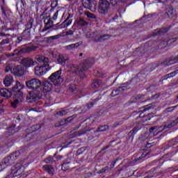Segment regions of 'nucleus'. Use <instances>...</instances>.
I'll return each instance as SVG.
<instances>
[{
  "label": "nucleus",
  "instance_id": "f257e3e1",
  "mask_svg": "<svg viewBox=\"0 0 178 178\" xmlns=\"http://www.w3.org/2000/svg\"><path fill=\"white\" fill-rule=\"evenodd\" d=\"M25 84L29 88V90H33L29 92L26 96V99L29 104H33L38 99H41L42 98V90L41 89V86H42V82L37 78L31 79L25 82Z\"/></svg>",
  "mask_w": 178,
  "mask_h": 178
},
{
  "label": "nucleus",
  "instance_id": "f03ea898",
  "mask_svg": "<svg viewBox=\"0 0 178 178\" xmlns=\"http://www.w3.org/2000/svg\"><path fill=\"white\" fill-rule=\"evenodd\" d=\"M24 85L19 81H17L15 85L12 88V91L14 92L13 101L10 102L12 108L16 109L18 105H20L24 101Z\"/></svg>",
  "mask_w": 178,
  "mask_h": 178
},
{
  "label": "nucleus",
  "instance_id": "7ed1b4c3",
  "mask_svg": "<svg viewBox=\"0 0 178 178\" xmlns=\"http://www.w3.org/2000/svg\"><path fill=\"white\" fill-rule=\"evenodd\" d=\"M152 146V143H147L144 147H141V149L135 154L136 158L129 162V165H136V162H140V161L144 159L145 156H148L149 152H151Z\"/></svg>",
  "mask_w": 178,
  "mask_h": 178
},
{
  "label": "nucleus",
  "instance_id": "20e7f679",
  "mask_svg": "<svg viewBox=\"0 0 178 178\" xmlns=\"http://www.w3.org/2000/svg\"><path fill=\"white\" fill-rule=\"evenodd\" d=\"M95 122L94 118L90 117L84 120L82 122L79 124L78 129H79L81 131L78 134H76V137H79L80 136H83V134H86L87 131H91V129L90 127L92 126Z\"/></svg>",
  "mask_w": 178,
  "mask_h": 178
},
{
  "label": "nucleus",
  "instance_id": "39448f33",
  "mask_svg": "<svg viewBox=\"0 0 178 178\" xmlns=\"http://www.w3.org/2000/svg\"><path fill=\"white\" fill-rule=\"evenodd\" d=\"M19 156H20V150L16 151L10 156L5 157L1 161V166H3L4 168L11 166V165L15 163L16 159H19Z\"/></svg>",
  "mask_w": 178,
  "mask_h": 178
},
{
  "label": "nucleus",
  "instance_id": "423d86ee",
  "mask_svg": "<svg viewBox=\"0 0 178 178\" xmlns=\"http://www.w3.org/2000/svg\"><path fill=\"white\" fill-rule=\"evenodd\" d=\"M139 118H144L145 122H148V120H151L152 118H154V115H152V106L151 104H148L147 106L140 108V110L138 111Z\"/></svg>",
  "mask_w": 178,
  "mask_h": 178
},
{
  "label": "nucleus",
  "instance_id": "0eeeda50",
  "mask_svg": "<svg viewBox=\"0 0 178 178\" xmlns=\"http://www.w3.org/2000/svg\"><path fill=\"white\" fill-rule=\"evenodd\" d=\"M60 74H62V70L60 69L58 71L51 74L49 77V80L53 83L55 87H59V86H61L62 83L65 81V79Z\"/></svg>",
  "mask_w": 178,
  "mask_h": 178
},
{
  "label": "nucleus",
  "instance_id": "6e6552de",
  "mask_svg": "<svg viewBox=\"0 0 178 178\" xmlns=\"http://www.w3.org/2000/svg\"><path fill=\"white\" fill-rule=\"evenodd\" d=\"M152 70H154V69H151L150 67H145L143 70L137 74L136 77L131 79V83H134V80H138L137 82L143 81V80L147 77V75L152 72Z\"/></svg>",
  "mask_w": 178,
  "mask_h": 178
},
{
  "label": "nucleus",
  "instance_id": "1a4fd4ad",
  "mask_svg": "<svg viewBox=\"0 0 178 178\" xmlns=\"http://www.w3.org/2000/svg\"><path fill=\"white\" fill-rule=\"evenodd\" d=\"M111 8V3L107 0H99L98 12L100 15H106Z\"/></svg>",
  "mask_w": 178,
  "mask_h": 178
},
{
  "label": "nucleus",
  "instance_id": "9d476101",
  "mask_svg": "<svg viewBox=\"0 0 178 178\" xmlns=\"http://www.w3.org/2000/svg\"><path fill=\"white\" fill-rule=\"evenodd\" d=\"M39 63H43V65L39 66V67H49V58L42 56L41 54L36 55L35 58V65Z\"/></svg>",
  "mask_w": 178,
  "mask_h": 178
},
{
  "label": "nucleus",
  "instance_id": "9b49d317",
  "mask_svg": "<svg viewBox=\"0 0 178 178\" xmlns=\"http://www.w3.org/2000/svg\"><path fill=\"white\" fill-rule=\"evenodd\" d=\"M82 5L86 9H89L91 12L97 10V1L95 0H82Z\"/></svg>",
  "mask_w": 178,
  "mask_h": 178
},
{
  "label": "nucleus",
  "instance_id": "f8f14e48",
  "mask_svg": "<svg viewBox=\"0 0 178 178\" xmlns=\"http://www.w3.org/2000/svg\"><path fill=\"white\" fill-rule=\"evenodd\" d=\"M12 74L17 76V77H22L26 74V70L23 67H8Z\"/></svg>",
  "mask_w": 178,
  "mask_h": 178
},
{
  "label": "nucleus",
  "instance_id": "ddd939ff",
  "mask_svg": "<svg viewBox=\"0 0 178 178\" xmlns=\"http://www.w3.org/2000/svg\"><path fill=\"white\" fill-rule=\"evenodd\" d=\"M15 95V92L12 90V88L10 90H8L7 88H1L0 89V96L3 98H5V99H8V98H10L12 95Z\"/></svg>",
  "mask_w": 178,
  "mask_h": 178
},
{
  "label": "nucleus",
  "instance_id": "4468645a",
  "mask_svg": "<svg viewBox=\"0 0 178 178\" xmlns=\"http://www.w3.org/2000/svg\"><path fill=\"white\" fill-rule=\"evenodd\" d=\"M52 88H54L52 83L48 81H44L41 86L42 95V92H50V91H52Z\"/></svg>",
  "mask_w": 178,
  "mask_h": 178
},
{
  "label": "nucleus",
  "instance_id": "2eb2a0df",
  "mask_svg": "<svg viewBox=\"0 0 178 178\" xmlns=\"http://www.w3.org/2000/svg\"><path fill=\"white\" fill-rule=\"evenodd\" d=\"M10 171L11 175H14V176H19V175L22 174V164L17 163L11 168Z\"/></svg>",
  "mask_w": 178,
  "mask_h": 178
},
{
  "label": "nucleus",
  "instance_id": "dca6fc26",
  "mask_svg": "<svg viewBox=\"0 0 178 178\" xmlns=\"http://www.w3.org/2000/svg\"><path fill=\"white\" fill-rule=\"evenodd\" d=\"M50 69L51 67H35V74L38 77H41V76H44Z\"/></svg>",
  "mask_w": 178,
  "mask_h": 178
},
{
  "label": "nucleus",
  "instance_id": "f3484780",
  "mask_svg": "<svg viewBox=\"0 0 178 178\" xmlns=\"http://www.w3.org/2000/svg\"><path fill=\"white\" fill-rule=\"evenodd\" d=\"M21 65L24 67H31L35 65L34 60L30 58H23L21 60Z\"/></svg>",
  "mask_w": 178,
  "mask_h": 178
},
{
  "label": "nucleus",
  "instance_id": "a211bd4d",
  "mask_svg": "<svg viewBox=\"0 0 178 178\" xmlns=\"http://www.w3.org/2000/svg\"><path fill=\"white\" fill-rule=\"evenodd\" d=\"M126 90H127V88H126L125 86L118 87L112 91L111 96L113 97H116V95H120V94H122L123 92H124Z\"/></svg>",
  "mask_w": 178,
  "mask_h": 178
},
{
  "label": "nucleus",
  "instance_id": "6ab92c4d",
  "mask_svg": "<svg viewBox=\"0 0 178 178\" xmlns=\"http://www.w3.org/2000/svg\"><path fill=\"white\" fill-rule=\"evenodd\" d=\"M72 165V159H67L63 161V164L61 165V169L63 171L69 170Z\"/></svg>",
  "mask_w": 178,
  "mask_h": 178
},
{
  "label": "nucleus",
  "instance_id": "aec40b11",
  "mask_svg": "<svg viewBox=\"0 0 178 178\" xmlns=\"http://www.w3.org/2000/svg\"><path fill=\"white\" fill-rule=\"evenodd\" d=\"M174 63H178V56L173 58H168L166 61L161 63V66H170V65H174Z\"/></svg>",
  "mask_w": 178,
  "mask_h": 178
},
{
  "label": "nucleus",
  "instance_id": "412c9836",
  "mask_svg": "<svg viewBox=\"0 0 178 178\" xmlns=\"http://www.w3.org/2000/svg\"><path fill=\"white\" fill-rule=\"evenodd\" d=\"M74 119V118H73V116H70L67 118H65L59 123L58 125H56V127H59V126H63L65 127V126H67L69 123H72Z\"/></svg>",
  "mask_w": 178,
  "mask_h": 178
},
{
  "label": "nucleus",
  "instance_id": "4be33fe9",
  "mask_svg": "<svg viewBox=\"0 0 178 178\" xmlns=\"http://www.w3.org/2000/svg\"><path fill=\"white\" fill-rule=\"evenodd\" d=\"M88 71V68L86 67V68H82L80 69L79 68H76V74H79V76L81 77V79H84L87 77V75H86V72Z\"/></svg>",
  "mask_w": 178,
  "mask_h": 178
},
{
  "label": "nucleus",
  "instance_id": "5701e85b",
  "mask_svg": "<svg viewBox=\"0 0 178 178\" xmlns=\"http://www.w3.org/2000/svg\"><path fill=\"white\" fill-rule=\"evenodd\" d=\"M176 74H178V70L172 72L171 73L167 74L165 76H162L160 79V83L165 81V80H168V79H172V77H175Z\"/></svg>",
  "mask_w": 178,
  "mask_h": 178
},
{
  "label": "nucleus",
  "instance_id": "b1692460",
  "mask_svg": "<svg viewBox=\"0 0 178 178\" xmlns=\"http://www.w3.org/2000/svg\"><path fill=\"white\" fill-rule=\"evenodd\" d=\"M38 48L37 46H28L26 47H24L21 49V52H24V54H30V52H34Z\"/></svg>",
  "mask_w": 178,
  "mask_h": 178
},
{
  "label": "nucleus",
  "instance_id": "393cba45",
  "mask_svg": "<svg viewBox=\"0 0 178 178\" xmlns=\"http://www.w3.org/2000/svg\"><path fill=\"white\" fill-rule=\"evenodd\" d=\"M22 35L24 38V41H30L31 40V31L24 29L22 33Z\"/></svg>",
  "mask_w": 178,
  "mask_h": 178
},
{
  "label": "nucleus",
  "instance_id": "a878e982",
  "mask_svg": "<svg viewBox=\"0 0 178 178\" xmlns=\"http://www.w3.org/2000/svg\"><path fill=\"white\" fill-rule=\"evenodd\" d=\"M5 87H10L12 83H13V76L10 75H7L3 81Z\"/></svg>",
  "mask_w": 178,
  "mask_h": 178
},
{
  "label": "nucleus",
  "instance_id": "bb28decb",
  "mask_svg": "<svg viewBox=\"0 0 178 178\" xmlns=\"http://www.w3.org/2000/svg\"><path fill=\"white\" fill-rule=\"evenodd\" d=\"M143 127H138V126H136L135 127H134L132 129L131 131H130L128 134V136L129 137V138H134V136H136V134H137V132L138 131H140V130L142 129Z\"/></svg>",
  "mask_w": 178,
  "mask_h": 178
},
{
  "label": "nucleus",
  "instance_id": "cd10ccee",
  "mask_svg": "<svg viewBox=\"0 0 178 178\" xmlns=\"http://www.w3.org/2000/svg\"><path fill=\"white\" fill-rule=\"evenodd\" d=\"M83 63V66L85 67H90L94 65V63H95V60L94 59V58H89L84 60Z\"/></svg>",
  "mask_w": 178,
  "mask_h": 178
},
{
  "label": "nucleus",
  "instance_id": "c85d7f7f",
  "mask_svg": "<svg viewBox=\"0 0 178 178\" xmlns=\"http://www.w3.org/2000/svg\"><path fill=\"white\" fill-rule=\"evenodd\" d=\"M72 24V20L69 19V17L61 24H57V29H65V27H68Z\"/></svg>",
  "mask_w": 178,
  "mask_h": 178
},
{
  "label": "nucleus",
  "instance_id": "c756f323",
  "mask_svg": "<svg viewBox=\"0 0 178 178\" xmlns=\"http://www.w3.org/2000/svg\"><path fill=\"white\" fill-rule=\"evenodd\" d=\"M111 39V35L105 34L103 35H100L97 39H95L96 42H102V41H106Z\"/></svg>",
  "mask_w": 178,
  "mask_h": 178
},
{
  "label": "nucleus",
  "instance_id": "7c9ffc66",
  "mask_svg": "<svg viewBox=\"0 0 178 178\" xmlns=\"http://www.w3.org/2000/svg\"><path fill=\"white\" fill-rule=\"evenodd\" d=\"M76 24H77V26L84 27L88 24V22L86 21L83 18L79 17L76 19Z\"/></svg>",
  "mask_w": 178,
  "mask_h": 178
},
{
  "label": "nucleus",
  "instance_id": "2f4dec72",
  "mask_svg": "<svg viewBox=\"0 0 178 178\" xmlns=\"http://www.w3.org/2000/svg\"><path fill=\"white\" fill-rule=\"evenodd\" d=\"M81 44H83V42H79L74 44L67 45L65 47V49H67L68 51H72L73 49H76V48H79V47H80Z\"/></svg>",
  "mask_w": 178,
  "mask_h": 178
},
{
  "label": "nucleus",
  "instance_id": "473e14b6",
  "mask_svg": "<svg viewBox=\"0 0 178 178\" xmlns=\"http://www.w3.org/2000/svg\"><path fill=\"white\" fill-rule=\"evenodd\" d=\"M173 15H175L173 7L170 6L165 10V17H170V16H173Z\"/></svg>",
  "mask_w": 178,
  "mask_h": 178
},
{
  "label": "nucleus",
  "instance_id": "72a5a7b5",
  "mask_svg": "<svg viewBox=\"0 0 178 178\" xmlns=\"http://www.w3.org/2000/svg\"><path fill=\"white\" fill-rule=\"evenodd\" d=\"M54 169V167L50 165H45L43 166V170L47 172V173H49L50 176H54V171H52Z\"/></svg>",
  "mask_w": 178,
  "mask_h": 178
},
{
  "label": "nucleus",
  "instance_id": "f704fd0d",
  "mask_svg": "<svg viewBox=\"0 0 178 178\" xmlns=\"http://www.w3.org/2000/svg\"><path fill=\"white\" fill-rule=\"evenodd\" d=\"M68 92H72V94H76L77 92V86L74 83H70L67 88Z\"/></svg>",
  "mask_w": 178,
  "mask_h": 178
},
{
  "label": "nucleus",
  "instance_id": "c9c22d12",
  "mask_svg": "<svg viewBox=\"0 0 178 178\" xmlns=\"http://www.w3.org/2000/svg\"><path fill=\"white\" fill-rule=\"evenodd\" d=\"M7 133H8V136H13V134H16V133H17V129H16V125H13L11 127H8Z\"/></svg>",
  "mask_w": 178,
  "mask_h": 178
},
{
  "label": "nucleus",
  "instance_id": "e433bc0d",
  "mask_svg": "<svg viewBox=\"0 0 178 178\" xmlns=\"http://www.w3.org/2000/svg\"><path fill=\"white\" fill-rule=\"evenodd\" d=\"M174 126H176V124H175L174 122L167 124L165 125H162L160 127L159 132L162 131L163 130H165V129H172V127H174Z\"/></svg>",
  "mask_w": 178,
  "mask_h": 178
},
{
  "label": "nucleus",
  "instance_id": "4c0bfd02",
  "mask_svg": "<svg viewBox=\"0 0 178 178\" xmlns=\"http://www.w3.org/2000/svg\"><path fill=\"white\" fill-rule=\"evenodd\" d=\"M108 130H109V126L108 125H99L97 129L98 133H104V131H108Z\"/></svg>",
  "mask_w": 178,
  "mask_h": 178
},
{
  "label": "nucleus",
  "instance_id": "58836bf2",
  "mask_svg": "<svg viewBox=\"0 0 178 178\" xmlns=\"http://www.w3.org/2000/svg\"><path fill=\"white\" fill-rule=\"evenodd\" d=\"M33 23H34V19L33 18H29V22L25 25V30L31 31V29H33Z\"/></svg>",
  "mask_w": 178,
  "mask_h": 178
},
{
  "label": "nucleus",
  "instance_id": "ea45409f",
  "mask_svg": "<svg viewBox=\"0 0 178 178\" xmlns=\"http://www.w3.org/2000/svg\"><path fill=\"white\" fill-rule=\"evenodd\" d=\"M113 143H116V140H112L111 141L108 145L104 146L102 149V151H106V149H108V148H111V147H116V145H118V143H115L113 145Z\"/></svg>",
  "mask_w": 178,
  "mask_h": 178
},
{
  "label": "nucleus",
  "instance_id": "a19ab883",
  "mask_svg": "<svg viewBox=\"0 0 178 178\" xmlns=\"http://www.w3.org/2000/svg\"><path fill=\"white\" fill-rule=\"evenodd\" d=\"M154 163L159 162V164L156 168H154V170H156V169H161V166L165 163V160H163L162 158H160L158 160H154Z\"/></svg>",
  "mask_w": 178,
  "mask_h": 178
},
{
  "label": "nucleus",
  "instance_id": "79ce46f5",
  "mask_svg": "<svg viewBox=\"0 0 178 178\" xmlns=\"http://www.w3.org/2000/svg\"><path fill=\"white\" fill-rule=\"evenodd\" d=\"M65 115H67V111L66 110L58 111L54 114L56 118H60V116H63Z\"/></svg>",
  "mask_w": 178,
  "mask_h": 178
},
{
  "label": "nucleus",
  "instance_id": "37998d69",
  "mask_svg": "<svg viewBox=\"0 0 178 178\" xmlns=\"http://www.w3.org/2000/svg\"><path fill=\"white\" fill-rule=\"evenodd\" d=\"M56 153L54 154V156H49L46 159H44L45 163H54L55 162V160H54V158H56Z\"/></svg>",
  "mask_w": 178,
  "mask_h": 178
},
{
  "label": "nucleus",
  "instance_id": "c03bdc74",
  "mask_svg": "<svg viewBox=\"0 0 178 178\" xmlns=\"http://www.w3.org/2000/svg\"><path fill=\"white\" fill-rule=\"evenodd\" d=\"M119 2L121 3H126L127 0H110V3L112 5V6H116Z\"/></svg>",
  "mask_w": 178,
  "mask_h": 178
},
{
  "label": "nucleus",
  "instance_id": "a18cd8bd",
  "mask_svg": "<svg viewBox=\"0 0 178 178\" xmlns=\"http://www.w3.org/2000/svg\"><path fill=\"white\" fill-rule=\"evenodd\" d=\"M1 12L5 17H9V16L10 15V13H12V12H10V10H9L3 7H1Z\"/></svg>",
  "mask_w": 178,
  "mask_h": 178
},
{
  "label": "nucleus",
  "instance_id": "49530a36",
  "mask_svg": "<svg viewBox=\"0 0 178 178\" xmlns=\"http://www.w3.org/2000/svg\"><path fill=\"white\" fill-rule=\"evenodd\" d=\"M87 151V147H82L77 149L76 151V156H80V155H83L84 152Z\"/></svg>",
  "mask_w": 178,
  "mask_h": 178
},
{
  "label": "nucleus",
  "instance_id": "de8ad7c7",
  "mask_svg": "<svg viewBox=\"0 0 178 178\" xmlns=\"http://www.w3.org/2000/svg\"><path fill=\"white\" fill-rule=\"evenodd\" d=\"M57 62H58V63H59L60 65H63V63H66V59H65V57L63 56V55L60 54V55L58 56Z\"/></svg>",
  "mask_w": 178,
  "mask_h": 178
},
{
  "label": "nucleus",
  "instance_id": "09e8293b",
  "mask_svg": "<svg viewBox=\"0 0 178 178\" xmlns=\"http://www.w3.org/2000/svg\"><path fill=\"white\" fill-rule=\"evenodd\" d=\"M99 84H101V81L96 80L92 83L91 87L92 88H98V87H99Z\"/></svg>",
  "mask_w": 178,
  "mask_h": 178
},
{
  "label": "nucleus",
  "instance_id": "8fccbe9b",
  "mask_svg": "<svg viewBox=\"0 0 178 178\" xmlns=\"http://www.w3.org/2000/svg\"><path fill=\"white\" fill-rule=\"evenodd\" d=\"M73 143H74V140H67L63 143V147L65 148H69V147H70V145H72V144H73Z\"/></svg>",
  "mask_w": 178,
  "mask_h": 178
},
{
  "label": "nucleus",
  "instance_id": "3c124183",
  "mask_svg": "<svg viewBox=\"0 0 178 178\" xmlns=\"http://www.w3.org/2000/svg\"><path fill=\"white\" fill-rule=\"evenodd\" d=\"M177 106H178V105L166 108L165 109V113H169V112H173V111H175L176 109V108H177Z\"/></svg>",
  "mask_w": 178,
  "mask_h": 178
},
{
  "label": "nucleus",
  "instance_id": "603ef678",
  "mask_svg": "<svg viewBox=\"0 0 178 178\" xmlns=\"http://www.w3.org/2000/svg\"><path fill=\"white\" fill-rule=\"evenodd\" d=\"M86 16L88 17V19H97V15H94L93 13L89 12H85Z\"/></svg>",
  "mask_w": 178,
  "mask_h": 178
},
{
  "label": "nucleus",
  "instance_id": "864d4df0",
  "mask_svg": "<svg viewBox=\"0 0 178 178\" xmlns=\"http://www.w3.org/2000/svg\"><path fill=\"white\" fill-rule=\"evenodd\" d=\"M106 170H109V165H106L105 167H104L103 168H102L101 170L97 171L98 175H101L102 173H105V172H106Z\"/></svg>",
  "mask_w": 178,
  "mask_h": 178
},
{
  "label": "nucleus",
  "instance_id": "5fc2aeb1",
  "mask_svg": "<svg viewBox=\"0 0 178 178\" xmlns=\"http://www.w3.org/2000/svg\"><path fill=\"white\" fill-rule=\"evenodd\" d=\"M168 28H161V29H159L157 33L158 34H159L160 35H162V34H165V33H168Z\"/></svg>",
  "mask_w": 178,
  "mask_h": 178
},
{
  "label": "nucleus",
  "instance_id": "6e6d98bb",
  "mask_svg": "<svg viewBox=\"0 0 178 178\" xmlns=\"http://www.w3.org/2000/svg\"><path fill=\"white\" fill-rule=\"evenodd\" d=\"M123 123H124V120H120L118 122L113 124L112 127H113V129H116V127H118V126H122Z\"/></svg>",
  "mask_w": 178,
  "mask_h": 178
},
{
  "label": "nucleus",
  "instance_id": "4d7b16f0",
  "mask_svg": "<svg viewBox=\"0 0 178 178\" xmlns=\"http://www.w3.org/2000/svg\"><path fill=\"white\" fill-rule=\"evenodd\" d=\"M138 99H140V97L134 96L131 97L129 102H130V104H136V102H137Z\"/></svg>",
  "mask_w": 178,
  "mask_h": 178
},
{
  "label": "nucleus",
  "instance_id": "13d9d810",
  "mask_svg": "<svg viewBox=\"0 0 178 178\" xmlns=\"http://www.w3.org/2000/svg\"><path fill=\"white\" fill-rule=\"evenodd\" d=\"M40 129H41V125H40V124H35V125L32 126V130H33V131H37Z\"/></svg>",
  "mask_w": 178,
  "mask_h": 178
},
{
  "label": "nucleus",
  "instance_id": "bf43d9fd",
  "mask_svg": "<svg viewBox=\"0 0 178 178\" xmlns=\"http://www.w3.org/2000/svg\"><path fill=\"white\" fill-rule=\"evenodd\" d=\"M9 38L7 39H3L1 40V42H0V45H6V44H9Z\"/></svg>",
  "mask_w": 178,
  "mask_h": 178
},
{
  "label": "nucleus",
  "instance_id": "052dcab7",
  "mask_svg": "<svg viewBox=\"0 0 178 178\" xmlns=\"http://www.w3.org/2000/svg\"><path fill=\"white\" fill-rule=\"evenodd\" d=\"M51 6L53 9L56 8V6H58V0H53Z\"/></svg>",
  "mask_w": 178,
  "mask_h": 178
},
{
  "label": "nucleus",
  "instance_id": "680f3d73",
  "mask_svg": "<svg viewBox=\"0 0 178 178\" xmlns=\"http://www.w3.org/2000/svg\"><path fill=\"white\" fill-rule=\"evenodd\" d=\"M60 37V35H56L54 36H50L47 38V40L49 41L50 40H58Z\"/></svg>",
  "mask_w": 178,
  "mask_h": 178
},
{
  "label": "nucleus",
  "instance_id": "e2e57ef3",
  "mask_svg": "<svg viewBox=\"0 0 178 178\" xmlns=\"http://www.w3.org/2000/svg\"><path fill=\"white\" fill-rule=\"evenodd\" d=\"M22 41H24V38H23V35H22L21 36H18L17 38V44H19V42H22Z\"/></svg>",
  "mask_w": 178,
  "mask_h": 178
},
{
  "label": "nucleus",
  "instance_id": "0e129e2a",
  "mask_svg": "<svg viewBox=\"0 0 178 178\" xmlns=\"http://www.w3.org/2000/svg\"><path fill=\"white\" fill-rule=\"evenodd\" d=\"M116 164L115 161H112L110 165H109V168L108 170H111V169H113L115 168V165Z\"/></svg>",
  "mask_w": 178,
  "mask_h": 178
},
{
  "label": "nucleus",
  "instance_id": "69168bd1",
  "mask_svg": "<svg viewBox=\"0 0 178 178\" xmlns=\"http://www.w3.org/2000/svg\"><path fill=\"white\" fill-rule=\"evenodd\" d=\"M177 40V38H172V39H169L167 41V44H172V42H176Z\"/></svg>",
  "mask_w": 178,
  "mask_h": 178
},
{
  "label": "nucleus",
  "instance_id": "338daca9",
  "mask_svg": "<svg viewBox=\"0 0 178 178\" xmlns=\"http://www.w3.org/2000/svg\"><path fill=\"white\" fill-rule=\"evenodd\" d=\"M58 15H59V10H57V11L54 13V16H53V17H52L53 20H56V19H58Z\"/></svg>",
  "mask_w": 178,
  "mask_h": 178
},
{
  "label": "nucleus",
  "instance_id": "774afa93",
  "mask_svg": "<svg viewBox=\"0 0 178 178\" xmlns=\"http://www.w3.org/2000/svg\"><path fill=\"white\" fill-rule=\"evenodd\" d=\"M154 88H155V85H151L147 88V90L152 92L154 91Z\"/></svg>",
  "mask_w": 178,
  "mask_h": 178
}]
</instances>
